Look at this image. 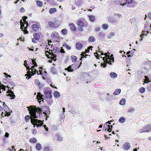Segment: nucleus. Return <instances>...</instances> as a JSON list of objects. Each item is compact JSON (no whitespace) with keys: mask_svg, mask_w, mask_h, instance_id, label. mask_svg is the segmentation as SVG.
<instances>
[{"mask_svg":"<svg viewBox=\"0 0 151 151\" xmlns=\"http://www.w3.org/2000/svg\"><path fill=\"white\" fill-rule=\"evenodd\" d=\"M110 77L113 78H115L117 77V74L114 72H111L110 74Z\"/></svg>","mask_w":151,"mask_h":151,"instance_id":"nucleus-21","label":"nucleus"},{"mask_svg":"<svg viewBox=\"0 0 151 151\" xmlns=\"http://www.w3.org/2000/svg\"><path fill=\"white\" fill-rule=\"evenodd\" d=\"M29 141L31 143H35L37 142V141L35 138H33L30 139Z\"/></svg>","mask_w":151,"mask_h":151,"instance_id":"nucleus-34","label":"nucleus"},{"mask_svg":"<svg viewBox=\"0 0 151 151\" xmlns=\"http://www.w3.org/2000/svg\"><path fill=\"white\" fill-rule=\"evenodd\" d=\"M32 131L33 134H36V131L35 130V129H32Z\"/></svg>","mask_w":151,"mask_h":151,"instance_id":"nucleus-58","label":"nucleus"},{"mask_svg":"<svg viewBox=\"0 0 151 151\" xmlns=\"http://www.w3.org/2000/svg\"><path fill=\"white\" fill-rule=\"evenodd\" d=\"M65 47L67 48V49L68 50H70L71 49V47L68 45H65Z\"/></svg>","mask_w":151,"mask_h":151,"instance_id":"nucleus-52","label":"nucleus"},{"mask_svg":"<svg viewBox=\"0 0 151 151\" xmlns=\"http://www.w3.org/2000/svg\"><path fill=\"white\" fill-rule=\"evenodd\" d=\"M36 148L38 151H40L42 149L41 145L39 143H37L36 145Z\"/></svg>","mask_w":151,"mask_h":151,"instance_id":"nucleus-22","label":"nucleus"},{"mask_svg":"<svg viewBox=\"0 0 151 151\" xmlns=\"http://www.w3.org/2000/svg\"><path fill=\"white\" fill-rule=\"evenodd\" d=\"M126 120V119L125 117L123 116H122L121 117L119 120V122L123 123L125 122Z\"/></svg>","mask_w":151,"mask_h":151,"instance_id":"nucleus-25","label":"nucleus"},{"mask_svg":"<svg viewBox=\"0 0 151 151\" xmlns=\"http://www.w3.org/2000/svg\"><path fill=\"white\" fill-rule=\"evenodd\" d=\"M81 61L80 65L78 67L76 66V64L74 63L69 66L67 68H65V70H68V72H73L74 70H76L77 68H79L80 67L81 64Z\"/></svg>","mask_w":151,"mask_h":151,"instance_id":"nucleus-5","label":"nucleus"},{"mask_svg":"<svg viewBox=\"0 0 151 151\" xmlns=\"http://www.w3.org/2000/svg\"><path fill=\"white\" fill-rule=\"evenodd\" d=\"M83 76L86 78L88 79L89 78L90 75L88 73H83Z\"/></svg>","mask_w":151,"mask_h":151,"instance_id":"nucleus-29","label":"nucleus"},{"mask_svg":"<svg viewBox=\"0 0 151 151\" xmlns=\"http://www.w3.org/2000/svg\"><path fill=\"white\" fill-rule=\"evenodd\" d=\"M29 70H28V71ZM27 74H26L25 76H27L28 75V74L29 75V77H28V79H29V78H31V74H29V73H28V71H27Z\"/></svg>","mask_w":151,"mask_h":151,"instance_id":"nucleus-55","label":"nucleus"},{"mask_svg":"<svg viewBox=\"0 0 151 151\" xmlns=\"http://www.w3.org/2000/svg\"><path fill=\"white\" fill-rule=\"evenodd\" d=\"M140 133L150 132H151V125L150 124H148L142 128L139 129Z\"/></svg>","mask_w":151,"mask_h":151,"instance_id":"nucleus-4","label":"nucleus"},{"mask_svg":"<svg viewBox=\"0 0 151 151\" xmlns=\"http://www.w3.org/2000/svg\"><path fill=\"white\" fill-rule=\"evenodd\" d=\"M106 56H105V57H103V60H104V62L106 63H107V60H106Z\"/></svg>","mask_w":151,"mask_h":151,"instance_id":"nucleus-59","label":"nucleus"},{"mask_svg":"<svg viewBox=\"0 0 151 151\" xmlns=\"http://www.w3.org/2000/svg\"><path fill=\"white\" fill-rule=\"evenodd\" d=\"M27 108L29 111V114L33 118L31 119V123L34 125V127L36 126L37 127H39L42 126L43 123L41 120L35 119V118H38L36 115V112L38 114L42 113V109L38 107H37L35 106H30L27 107Z\"/></svg>","mask_w":151,"mask_h":151,"instance_id":"nucleus-1","label":"nucleus"},{"mask_svg":"<svg viewBox=\"0 0 151 151\" xmlns=\"http://www.w3.org/2000/svg\"><path fill=\"white\" fill-rule=\"evenodd\" d=\"M77 24L78 26V28L79 31L83 32L84 30L83 27L84 26V24L83 22L81 20H79L77 22Z\"/></svg>","mask_w":151,"mask_h":151,"instance_id":"nucleus-6","label":"nucleus"},{"mask_svg":"<svg viewBox=\"0 0 151 151\" xmlns=\"http://www.w3.org/2000/svg\"><path fill=\"white\" fill-rule=\"evenodd\" d=\"M144 77L145 78V83H148L150 81H149V79L148 77L147 76H144Z\"/></svg>","mask_w":151,"mask_h":151,"instance_id":"nucleus-40","label":"nucleus"},{"mask_svg":"<svg viewBox=\"0 0 151 151\" xmlns=\"http://www.w3.org/2000/svg\"><path fill=\"white\" fill-rule=\"evenodd\" d=\"M90 20L92 22H94L95 20V18L94 16L89 15L88 16Z\"/></svg>","mask_w":151,"mask_h":151,"instance_id":"nucleus-32","label":"nucleus"},{"mask_svg":"<svg viewBox=\"0 0 151 151\" xmlns=\"http://www.w3.org/2000/svg\"><path fill=\"white\" fill-rule=\"evenodd\" d=\"M20 23H21L20 24L21 25V30L23 31H24V28H23V27H24V24H23V25H22V19H21L20 20Z\"/></svg>","mask_w":151,"mask_h":151,"instance_id":"nucleus-44","label":"nucleus"},{"mask_svg":"<svg viewBox=\"0 0 151 151\" xmlns=\"http://www.w3.org/2000/svg\"><path fill=\"white\" fill-rule=\"evenodd\" d=\"M77 113V111L76 109H73L72 110L71 113L73 114H75Z\"/></svg>","mask_w":151,"mask_h":151,"instance_id":"nucleus-48","label":"nucleus"},{"mask_svg":"<svg viewBox=\"0 0 151 151\" xmlns=\"http://www.w3.org/2000/svg\"><path fill=\"white\" fill-rule=\"evenodd\" d=\"M114 16L117 19L116 20H118L119 21L120 19L122 18V15L119 13H114Z\"/></svg>","mask_w":151,"mask_h":151,"instance_id":"nucleus-17","label":"nucleus"},{"mask_svg":"<svg viewBox=\"0 0 151 151\" xmlns=\"http://www.w3.org/2000/svg\"><path fill=\"white\" fill-rule=\"evenodd\" d=\"M60 52L62 53H64L65 52V51L63 49H61L60 50Z\"/></svg>","mask_w":151,"mask_h":151,"instance_id":"nucleus-62","label":"nucleus"},{"mask_svg":"<svg viewBox=\"0 0 151 151\" xmlns=\"http://www.w3.org/2000/svg\"><path fill=\"white\" fill-rule=\"evenodd\" d=\"M148 17L151 20V13H149L148 14Z\"/></svg>","mask_w":151,"mask_h":151,"instance_id":"nucleus-61","label":"nucleus"},{"mask_svg":"<svg viewBox=\"0 0 151 151\" xmlns=\"http://www.w3.org/2000/svg\"><path fill=\"white\" fill-rule=\"evenodd\" d=\"M52 35L55 37L58 38L59 37V34L55 31L53 32Z\"/></svg>","mask_w":151,"mask_h":151,"instance_id":"nucleus-26","label":"nucleus"},{"mask_svg":"<svg viewBox=\"0 0 151 151\" xmlns=\"http://www.w3.org/2000/svg\"><path fill=\"white\" fill-rule=\"evenodd\" d=\"M27 18V17L26 16H24V18H23V20L24 21V22H25V23H26V26H27L25 27V29H26L27 28V27H28V23L27 22V21L26 20V19Z\"/></svg>","mask_w":151,"mask_h":151,"instance_id":"nucleus-38","label":"nucleus"},{"mask_svg":"<svg viewBox=\"0 0 151 151\" xmlns=\"http://www.w3.org/2000/svg\"><path fill=\"white\" fill-rule=\"evenodd\" d=\"M6 87H7L9 89V90L7 92V93H9L7 95V96L12 97V98L11 99H14L15 98V96L14 95V92L11 90H9V87L8 86H7Z\"/></svg>","mask_w":151,"mask_h":151,"instance_id":"nucleus-10","label":"nucleus"},{"mask_svg":"<svg viewBox=\"0 0 151 151\" xmlns=\"http://www.w3.org/2000/svg\"><path fill=\"white\" fill-rule=\"evenodd\" d=\"M93 48V47L92 46H89L88 47V49L86 50L85 51V53H88L89 51V50L91 48Z\"/></svg>","mask_w":151,"mask_h":151,"instance_id":"nucleus-45","label":"nucleus"},{"mask_svg":"<svg viewBox=\"0 0 151 151\" xmlns=\"http://www.w3.org/2000/svg\"><path fill=\"white\" fill-rule=\"evenodd\" d=\"M69 26L72 31H76V27L74 24L73 23H71L69 25Z\"/></svg>","mask_w":151,"mask_h":151,"instance_id":"nucleus-18","label":"nucleus"},{"mask_svg":"<svg viewBox=\"0 0 151 151\" xmlns=\"http://www.w3.org/2000/svg\"><path fill=\"white\" fill-rule=\"evenodd\" d=\"M3 105L4 106V110H7L8 109V107L4 102H3Z\"/></svg>","mask_w":151,"mask_h":151,"instance_id":"nucleus-46","label":"nucleus"},{"mask_svg":"<svg viewBox=\"0 0 151 151\" xmlns=\"http://www.w3.org/2000/svg\"><path fill=\"white\" fill-rule=\"evenodd\" d=\"M9 134L7 132H6L5 135V137H8L9 136Z\"/></svg>","mask_w":151,"mask_h":151,"instance_id":"nucleus-60","label":"nucleus"},{"mask_svg":"<svg viewBox=\"0 0 151 151\" xmlns=\"http://www.w3.org/2000/svg\"><path fill=\"white\" fill-rule=\"evenodd\" d=\"M151 63H147L145 62L144 65H142V67L146 68L147 69H149L151 67Z\"/></svg>","mask_w":151,"mask_h":151,"instance_id":"nucleus-14","label":"nucleus"},{"mask_svg":"<svg viewBox=\"0 0 151 151\" xmlns=\"http://www.w3.org/2000/svg\"><path fill=\"white\" fill-rule=\"evenodd\" d=\"M121 90L120 89H116L114 92L113 94L114 95H119L121 92Z\"/></svg>","mask_w":151,"mask_h":151,"instance_id":"nucleus-24","label":"nucleus"},{"mask_svg":"<svg viewBox=\"0 0 151 151\" xmlns=\"http://www.w3.org/2000/svg\"><path fill=\"white\" fill-rule=\"evenodd\" d=\"M40 26V24L37 23V24H33L32 25V27L34 30L37 32L39 29Z\"/></svg>","mask_w":151,"mask_h":151,"instance_id":"nucleus-13","label":"nucleus"},{"mask_svg":"<svg viewBox=\"0 0 151 151\" xmlns=\"http://www.w3.org/2000/svg\"><path fill=\"white\" fill-rule=\"evenodd\" d=\"M123 147L124 150H128L130 147V144L128 142H125L123 145Z\"/></svg>","mask_w":151,"mask_h":151,"instance_id":"nucleus-16","label":"nucleus"},{"mask_svg":"<svg viewBox=\"0 0 151 151\" xmlns=\"http://www.w3.org/2000/svg\"><path fill=\"white\" fill-rule=\"evenodd\" d=\"M63 118H64V114H62L60 115V117L59 118V120H60V121H61L63 119Z\"/></svg>","mask_w":151,"mask_h":151,"instance_id":"nucleus-50","label":"nucleus"},{"mask_svg":"<svg viewBox=\"0 0 151 151\" xmlns=\"http://www.w3.org/2000/svg\"><path fill=\"white\" fill-rule=\"evenodd\" d=\"M31 60L32 61V64L34 65L30 69L29 67H27V70H28V69H29V70L28 71V73L30 74H31V76L34 75V74L36 73H37L38 75H39V74L38 73V70L34 68L35 67H36L37 66V63L35 61V60L32 59Z\"/></svg>","mask_w":151,"mask_h":151,"instance_id":"nucleus-2","label":"nucleus"},{"mask_svg":"<svg viewBox=\"0 0 151 151\" xmlns=\"http://www.w3.org/2000/svg\"><path fill=\"white\" fill-rule=\"evenodd\" d=\"M6 113L4 114V116H9L10 115V113L9 112H7L6 111Z\"/></svg>","mask_w":151,"mask_h":151,"instance_id":"nucleus-54","label":"nucleus"},{"mask_svg":"<svg viewBox=\"0 0 151 151\" xmlns=\"http://www.w3.org/2000/svg\"><path fill=\"white\" fill-rule=\"evenodd\" d=\"M81 56H82V57H81V58L80 59L81 60H82V58H86L87 56H89L88 55H87L86 54L85 52H82L81 54ZM89 56H90V55H89Z\"/></svg>","mask_w":151,"mask_h":151,"instance_id":"nucleus-27","label":"nucleus"},{"mask_svg":"<svg viewBox=\"0 0 151 151\" xmlns=\"http://www.w3.org/2000/svg\"><path fill=\"white\" fill-rule=\"evenodd\" d=\"M35 83L37 85L39 84V80L37 79L35 80Z\"/></svg>","mask_w":151,"mask_h":151,"instance_id":"nucleus-53","label":"nucleus"},{"mask_svg":"<svg viewBox=\"0 0 151 151\" xmlns=\"http://www.w3.org/2000/svg\"><path fill=\"white\" fill-rule=\"evenodd\" d=\"M99 51L98 52L101 53V55H104L106 57V58L107 59V63L110 65L112 64V61H113V63L114 62V56L113 54H111V56H110V53L108 52V55L107 53H105L104 54L103 52H101L100 50V49H99Z\"/></svg>","mask_w":151,"mask_h":151,"instance_id":"nucleus-3","label":"nucleus"},{"mask_svg":"<svg viewBox=\"0 0 151 151\" xmlns=\"http://www.w3.org/2000/svg\"><path fill=\"white\" fill-rule=\"evenodd\" d=\"M83 45L82 44L79 42L77 43L76 44V47L78 50H81L82 47Z\"/></svg>","mask_w":151,"mask_h":151,"instance_id":"nucleus-20","label":"nucleus"},{"mask_svg":"<svg viewBox=\"0 0 151 151\" xmlns=\"http://www.w3.org/2000/svg\"><path fill=\"white\" fill-rule=\"evenodd\" d=\"M102 27L104 29H106L108 28V25L107 24H103L102 26Z\"/></svg>","mask_w":151,"mask_h":151,"instance_id":"nucleus-41","label":"nucleus"},{"mask_svg":"<svg viewBox=\"0 0 151 151\" xmlns=\"http://www.w3.org/2000/svg\"><path fill=\"white\" fill-rule=\"evenodd\" d=\"M126 102V100L124 99H122L119 102V104L121 105H124L125 104Z\"/></svg>","mask_w":151,"mask_h":151,"instance_id":"nucleus-30","label":"nucleus"},{"mask_svg":"<svg viewBox=\"0 0 151 151\" xmlns=\"http://www.w3.org/2000/svg\"><path fill=\"white\" fill-rule=\"evenodd\" d=\"M126 4H132V5L130 6L132 7L135 6L137 4V3L135 2L134 0H126V4H121L120 5H122V6H123Z\"/></svg>","mask_w":151,"mask_h":151,"instance_id":"nucleus-7","label":"nucleus"},{"mask_svg":"<svg viewBox=\"0 0 151 151\" xmlns=\"http://www.w3.org/2000/svg\"><path fill=\"white\" fill-rule=\"evenodd\" d=\"M99 30V28L98 27H97L95 29V30L96 31H98Z\"/></svg>","mask_w":151,"mask_h":151,"instance_id":"nucleus-63","label":"nucleus"},{"mask_svg":"<svg viewBox=\"0 0 151 151\" xmlns=\"http://www.w3.org/2000/svg\"><path fill=\"white\" fill-rule=\"evenodd\" d=\"M53 139L56 141H63V138L60 134H56L54 136Z\"/></svg>","mask_w":151,"mask_h":151,"instance_id":"nucleus-9","label":"nucleus"},{"mask_svg":"<svg viewBox=\"0 0 151 151\" xmlns=\"http://www.w3.org/2000/svg\"><path fill=\"white\" fill-rule=\"evenodd\" d=\"M43 95H42L40 92H38L37 94V98L38 101L39 102H40L41 101V100L42 99V101H43L44 99L43 98Z\"/></svg>","mask_w":151,"mask_h":151,"instance_id":"nucleus-15","label":"nucleus"},{"mask_svg":"<svg viewBox=\"0 0 151 151\" xmlns=\"http://www.w3.org/2000/svg\"><path fill=\"white\" fill-rule=\"evenodd\" d=\"M48 24L49 27H50L53 28L55 27H56L55 23L52 21H50L48 22Z\"/></svg>","mask_w":151,"mask_h":151,"instance_id":"nucleus-19","label":"nucleus"},{"mask_svg":"<svg viewBox=\"0 0 151 151\" xmlns=\"http://www.w3.org/2000/svg\"><path fill=\"white\" fill-rule=\"evenodd\" d=\"M62 33L64 35H66L67 33V30L65 29H64L61 30Z\"/></svg>","mask_w":151,"mask_h":151,"instance_id":"nucleus-39","label":"nucleus"},{"mask_svg":"<svg viewBox=\"0 0 151 151\" xmlns=\"http://www.w3.org/2000/svg\"><path fill=\"white\" fill-rule=\"evenodd\" d=\"M34 37L36 40H38L40 38V35L38 33H35L33 35Z\"/></svg>","mask_w":151,"mask_h":151,"instance_id":"nucleus-31","label":"nucleus"},{"mask_svg":"<svg viewBox=\"0 0 151 151\" xmlns=\"http://www.w3.org/2000/svg\"><path fill=\"white\" fill-rule=\"evenodd\" d=\"M36 2L37 3V6L39 7H41L42 5V3L38 0H37L36 1Z\"/></svg>","mask_w":151,"mask_h":151,"instance_id":"nucleus-36","label":"nucleus"},{"mask_svg":"<svg viewBox=\"0 0 151 151\" xmlns=\"http://www.w3.org/2000/svg\"><path fill=\"white\" fill-rule=\"evenodd\" d=\"M95 38L93 37H90L88 40V41L89 42H91L95 41Z\"/></svg>","mask_w":151,"mask_h":151,"instance_id":"nucleus-37","label":"nucleus"},{"mask_svg":"<svg viewBox=\"0 0 151 151\" xmlns=\"http://www.w3.org/2000/svg\"><path fill=\"white\" fill-rule=\"evenodd\" d=\"M12 86H13V87L12 88V89L13 88V87L15 86V84L13 82H12L11 83Z\"/></svg>","mask_w":151,"mask_h":151,"instance_id":"nucleus-64","label":"nucleus"},{"mask_svg":"<svg viewBox=\"0 0 151 151\" xmlns=\"http://www.w3.org/2000/svg\"><path fill=\"white\" fill-rule=\"evenodd\" d=\"M71 59L73 62H75L77 59V58L75 56H72L71 57Z\"/></svg>","mask_w":151,"mask_h":151,"instance_id":"nucleus-35","label":"nucleus"},{"mask_svg":"<svg viewBox=\"0 0 151 151\" xmlns=\"http://www.w3.org/2000/svg\"><path fill=\"white\" fill-rule=\"evenodd\" d=\"M145 89L144 87H141L140 88L139 90V91L140 92L142 93H143L145 92Z\"/></svg>","mask_w":151,"mask_h":151,"instance_id":"nucleus-42","label":"nucleus"},{"mask_svg":"<svg viewBox=\"0 0 151 151\" xmlns=\"http://www.w3.org/2000/svg\"><path fill=\"white\" fill-rule=\"evenodd\" d=\"M24 119L27 122H28L29 120L30 117L29 115H27L25 116Z\"/></svg>","mask_w":151,"mask_h":151,"instance_id":"nucleus-43","label":"nucleus"},{"mask_svg":"<svg viewBox=\"0 0 151 151\" xmlns=\"http://www.w3.org/2000/svg\"><path fill=\"white\" fill-rule=\"evenodd\" d=\"M20 11L21 12H23L25 11V9L23 8L22 7L20 9Z\"/></svg>","mask_w":151,"mask_h":151,"instance_id":"nucleus-57","label":"nucleus"},{"mask_svg":"<svg viewBox=\"0 0 151 151\" xmlns=\"http://www.w3.org/2000/svg\"><path fill=\"white\" fill-rule=\"evenodd\" d=\"M50 150V147L47 145H45L43 147V150L44 151H49Z\"/></svg>","mask_w":151,"mask_h":151,"instance_id":"nucleus-33","label":"nucleus"},{"mask_svg":"<svg viewBox=\"0 0 151 151\" xmlns=\"http://www.w3.org/2000/svg\"><path fill=\"white\" fill-rule=\"evenodd\" d=\"M134 110V108H131L129 109L128 111L130 113H133Z\"/></svg>","mask_w":151,"mask_h":151,"instance_id":"nucleus-49","label":"nucleus"},{"mask_svg":"<svg viewBox=\"0 0 151 151\" xmlns=\"http://www.w3.org/2000/svg\"><path fill=\"white\" fill-rule=\"evenodd\" d=\"M5 86L3 84H0V88H1L2 89H3L4 91L6 90V88H5Z\"/></svg>","mask_w":151,"mask_h":151,"instance_id":"nucleus-47","label":"nucleus"},{"mask_svg":"<svg viewBox=\"0 0 151 151\" xmlns=\"http://www.w3.org/2000/svg\"><path fill=\"white\" fill-rule=\"evenodd\" d=\"M100 36L102 37H104L105 36V34L103 33H100Z\"/></svg>","mask_w":151,"mask_h":151,"instance_id":"nucleus-56","label":"nucleus"},{"mask_svg":"<svg viewBox=\"0 0 151 151\" xmlns=\"http://www.w3.org/2000/svg\"><path fill=\"white\" fill-rule=\"evenodd\" d=\"M57 10L55 8H50L49 10V12L51 14H52L54 12H55Z\"/></svg>","mask_w":151,"mask_h":151,"instance_id":"nucleus-28","label":"nucleus"},{"mask_svg":"<svg viewBox=\"0 0 151 151\" xmlns=\"http://www.w3.org/2000/svg\"><path fill=\"white\" fill-rule=\"evenodd\" d=\"M109 122H107L104 124V127H107L108 129H106L105 131H106L107 130V131L110 132L112 130V128L113 127L112 125H110L108 124Z\"/></svg>","mask_w":151,"mask_h":151,"instance_id":"nucleus-11","label":"nucleus"},{"mask_svg":"<svg viewBox=\"0 0 151 151\" xmlns=\"http://www.w3.org/2000/svg\"><path fill=\"white\" fill-rule=\"evenodd\" d=\"M45 97L47 98H50L52 97L51 92L49 91H43Z\"/></svg>","mask_w":151,"mask_h":151,"instance_id":"nucleus-12","label":"nucleus"},{"mask_svg":"<svg viewBox=\"0 0 151 151\" xmlns=\"http://www.w3.org/2000/svg\"><path fill=\"white\" fill-rule=\"evenodd\" d=\"M43 109H46L45 111H49V107L47 106H45L42 107Z\"/></svg>","mask_w":151,"mask_h":151,"instance_id":"nucleus-51","label":"nucleus"},{"mask_svg":"<svg viewBox=\"0 0 151 151\" xmlns=\"http://www.w3.org/2000/svg\"><path fill=\"white\" fill-rule=\"evenodd\" d=\"M107 19L109 21L114 24L117 23L119 22L118 20H116L111 16H108Z\"/></svg>","mask_w":151,"mask_h":151,"instance_id":"nucleus-8","label":"nucleus"},{"mask_svg":"<svg viewBox=\"0 0 151 151\" xmlns=\"http://www.w3.org/2000/svg\"><path fill=\"white\" fill-rule=\"evenodd\" d=\"M54 96L56 98H59L60 97V93L58 91H55L54 93Z\"/></svg>","mask_w":151,"mask_h":151,"instance_id":"nucleus-23","label":"nucleus"}]
</instances>
